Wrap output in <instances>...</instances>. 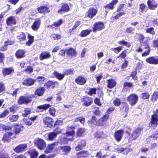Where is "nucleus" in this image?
I'll use <instances>...</instances> for the list:
<instances>
[{"label": "nucleus", "mask_w": 158, "mask_h": 158, "mask_svg": "<svg viewBox=\"0 0 158 158\" xmlns=\"http://www.w3.org/2000/svg\"><path fill=\"white\" fill-rule=\"evenodd\" d=\"M109 117V114H106L102 118H100L97 121L95 116H93L91 120L90 121V122L93 123L94 124L97 126H103L106 124V122Z\"/></svg>", "instance_id": "f257e3e1"}, {"label": "nucleus", "mask_w": 158, "mask_h": 158, "mask_svg": "<svg viewBox=\"0 0 158 158\" xmlns=\"http://www.w3.org/2000/svg\"><path fill=\"white\" fill-rule=\"evenodd\" d=\"M33 95H30L27 96H20L18 100V103L19 105L23 104H27L31 102L32 101Z\"/></svg>", "instance_id": "f03ea898"}, {"label": "nucleus", "mask_w": 158, "mask_h": 158, "mask_svg": "<svg viewBox=\"0 0 158 158\" xmlns=\"http://www.w3.org/2000/svg\"><path fill=\"white\" fill-rule=\"evenodd\" d=\"M141 46L144 51V52L142 54V56H146L148 55L150 53L151 49L148 42L146 41L141 43Z\"/></svg>", "instance_id": "7ed1b4c3"}, {"label": "nucleus", "mask_w": 158, "mask_h": 158, "mask_svg": "<svg viewBox=\"0 0 158 158\" xmlns=\"http://www.w3.org/2000/svg\"><path fill=\"white\" fill-rule=\"evenodd\" d=\"M138 99V95L135 94H132L127 97V100L131 106H134L137 102Z\"/></svg>", "instance_id": "20e7f679"}, {"label": "nucleus", "mask_w": 158, "mask_h": 158, "mask_svg": "<svg viewBox=\"0 0 158 158\" xmlns=\"http://www.w3.org/2000/svg\"><path fill=\"white\" fill-rule=\"evenodd\" d=\"M129 107L128 104L126 103H123L120 107V111L123 115H125L124 117H126L127 115Z\"/></svg>", "instance_id": "39448f33"}, {"label": "nucleus", "mask_w": 158, "mask_h": 158, "mask_svg": "<svg viewBox=\"0 0 158 158\" xmlns=\"http://www.w3.org/2000/svg\"><path fill=\"white\" fill-rule=\"evenodd\" d=\"M142 128L139 127L136 129L132 133L129 139V141L135 140L137 138L140 134Z\"/></svg>", "instance_id": "423d86ee"}, {"label": "nucleus", "mask_w": 158, "mask_h": 158, "mask_svg": "<svg viewBox=\"0 0 158 158\" xmlns=\"http://www.w3.org/2000/svg\"><path fill=\"white\" fill-rule=\"evenodd\" d=\"M35 144L39 149L41 150L44 149L46 146V143L43 140L41 139H36Z\"/></svg>", "instance_id": "0eeeda50"}, {"label": "nucleus", "mask_w": 158, "mask_h": 158, "mask_svg": "<svg viewBox=\"0 0 158 158\" xmlns=\"http://www.w3.org/2000/svg\"><path fill=\"white\" fill-rule=\"evenodd\" d=\"M15 135L13 132H8L6 133L2 139V141L4 142L9 143L11 139H14L13 138V135Z\"/></svg>", "instance_id": "6e6552de"}, {"label": "nucleus", "mask_w": 158, "mask_h": 158, "mask_svg": "<svg viewBox=\"0 0 158 158\" xmlns=\"http://www.w3.org/2000/svg\"><path fill=\"white\" fill-rule=\"evenodd\" d=\"M104 26L103 23L98 22L95 23L93 25V30L94 32L100 31L104 29Z\"/></svg>", "instance_id": "1a4fd4ad"}, {"label": "nucleus", "mask_w": 158, "mask_h": 158, "mask_svg": "<svg viewBox=\"0 0 158 158\" xmlns=\"http://www.w3.org/2000/svg\"><path fill=\"white\" fill-rule=\"evenodd\" d=\"M43 122L45 126L51 127L53 126V120L49 117H46L43 118Z\"/></svg>", "instance_id": "9d476101"}, {"label": "nucleus", "mask_w": 158, "mask_h": 158, "mask_svg": "<svg viewBox=\"0 0 158 158\" xmlns=\"http://www.w3.org/2000/svg\"><path fill=\"white\" fill-rule=\"evenodd\" d=\"M147 62L152 64H158V57L156 56H151L146 60Z\"/></svg>", "instance_id": "9b49d317"}, {"label": "nucleus", "mask_w": 158, "mask_h": 158, "mask_svg": "<svg viewBox=\"0 0 158 158\" xmlns=\"http://www.w3.org/2000/svg\"><path fill=\"white\" fill-rule=\"evenodd\" d=\"M75 132L73 128L69 127L68 128L67 131L66 132L67 135V139L69 141H72L73 140V135Z\"/></svg>", "instance_id": "f8f14e48"}, {"label": "nucleus", "mask_w": 158, "mask_h": 158, "mask_svg": "<svg viewBox=\"0 0 158 158\" xmlns=\"http://www.w3.org/2000/svg\"><path fill=\"white\" fill-rule=\"evenodd\" d=\"M41 20L40 19H37L33 23L31 26V28L35 31H36L40 28L41 24Z\"/></svg>", "instance_id": "ddd939ff"}, {"label": "nucleus", "mask_w": 158, "mask_h": 158, "mask_svg": "<svg viewBox=\"0 0 158 158\" xmlns=\"http://www.w3.org/2000/svg\"><path fill=\"white\" fill-rule=\"evenodd\" d=\"M97 12V10L96 9L90 8L86 13V15L88 17L92 18L96 15Z\"/></svg>", "instance_id": "4468645a"}, {"label": "nucleus", "mask_w": 158, "mask_h": 158, "mask_svg": "<svg viewBox=\"0 0 158 158\" xmlns=\"http://www.w3.org/2000/svg\"><path fill=\"white\" fill-rule=\"evenodd\" d=\"M27 148V145L25 144H20L17 146L14 149V151L17 153H19L25 150Z\"/></svg>", "instance_id": "2eb2a0df"}, {"label": "nucleus", "mask_w": 158, "mask_h": 158, "mask_svg": "<svg viewBox=\"0 0 158 158\" xmlns=\"http://www.w3.org/2000/svg\"><path fill=\"white\" fill-rule=\"evenodd\" d=\"M35 81V80L28 78L24 80L22 82V84L27 86H29L33 85Z\"/></svg>", "instance_id": "dca6fc26"}, {"label": "nucleus", "mask_w": 158, "mask_h": 158, "mask_svg": "<svg viewBox=\"0 0 158 158\" xmlns=\"http://www.w3.org/2000/svg\"><path fill=\"white\" fill-rule=\"evenodd\" d=\"M123 133L124 131L123 130H119L115 132L114 136L118 141H119L121 140Z\"/></svg>", "instance_id": "f3484780"}, {"label": "nucleus", "mask_w": 158, "mask_h": 158, "mask_svg": "<svg viewBox=\"0 0 158 158\" xmlns=\"http://www.w3.org/2000/svg\"><path fill=\"white\" fill-rule=\"evenodd\" d=\"M147 3L149 8L152 10L155 9L157 7L158 5L153 0H149L147 2Z\"/></svg>", "instance_id": "a211bd4d"}, {"label": "nucleus", "mask_w": 158, "mask_h": 158, "mask_svg": "<svg viewBox=\"0 0 158 158\" xmlns=\"http://www.w3.org/2000/svg\"><path fill=\"white\" fill-rule=\"evenodd\" d=\"M86 79L82 76H79L75 79L76 82L78 84L84 85L86 82Z\"/></svg>", "instance_id": "6ab92c4d"}, {"label": "nucleus", "mask_w": 158, "mask_h": 158, "mask_svg": "<svg viewBox=\"0 0 158 158\" xmlns=\"http://www.w3.org/2000/svg\"><path fill=\"white\" fill-rule=\"evenodd\" d=\"M58 145V143L57 142H55L53 143L49 144L46 148L45 150L46 153H48L51 152L54 148Z\"/></svg>", "instance_id": "aec40b11"}, {"label": "nucleus", "mask_w": 158, "mask_h": 158, "mask_svg": "<svg viewBox=\"0 0 158 158\" xmlns=\"http://www.w3.org/2000/svg\"><path fill=\"white\" fill-rule=\"evenodd\" d=\"M151 120L152 126L153 125L156 127L158 125V116L156 115H152Z\"/></svg>", "instance_id": "412c9836"}, {"label": "nucleus", "mask_w": 158, "mask_h": 158, "mask_svg": "<svg viewBox=\"0 0 158 158\" xmlns=\"http://www.w3.org/2000/svg\"><path fill=\"white\" fill-rule=\"evenodd\" d=\"M51 56V55L50 53L47 51H44L42 52L40 57V60H43L45 59L50 58Z\"/></svg>", "instance_id": "4be33fe9"}, {"label": "nucleus", "mask_w": 158, "mask_h": 158, "mask_svg": "<svg viewBox=\"0 0 158 158\" xmlns=\"http://www.w3.org/2000/svg\"><path fill=\"white\" fill-rule=\"evenodd\" d=\"M84 102L83 104L86 106H88L91 105L93 102V99L92 98L85 97L83 100Z\"/></svg>", "instance_id": "5701e85b"}, {"label": "nucleus", "mask_w": 158, "mask_h": 158, "mask_svg": "<svg viewBox=\"0 0 158 158\" xmlns=\"http://www.w3.org/2000/svg\"><path fill=\"white\" fill-rule=\"evenodd\" d=\"M69 6L67 4L64 3L62 5L60 9L58 10V12L60 14H62L65 12L69 11Z\"/></svg>", "instance_id": "b1692460"}, {"label": "nucleus", "mask_w": 158, "mask_h": 158, "mask_svg": "<svg viewBox=\"0 0 158 158\" xmlns=\"http://www.w3.org/2000/svg\"><path fill=\"white\" fill-rule=\"evenodd\" d=\"M118 2V0H113L110 3L104 6L106 9L113 10L114 8V6Z\"/></svg>", "instance_id": "393cba45"}, {"label": "nucleus", "mask_w": 158, "mask_h": 158, "mask_svg": "<svg viewBox=\"0 0 158 158\" xmlns=\"http://www.w3.org/2000/svg\"><path fill=\"white\" fill-rule=\"evenodd\" d=\"M6 23L8 26H11L13 24H15L16 22L15 17L12 16L8 17L6 20Z\"/></svg>", "instance_id": "a878e982"}, {"label": "nucleus", "mask_w": 158, "mask_h": 158, "mask_svg": "<svg viewBox=\"0 0 158 158\" xmlns=\"http://www.w3.org/2000/svg\"><path fill=\"white\" fill-rule=\"evenodd\" d=\"M88 156V153L87 151H85L80 152L77 153L78 158H85L87 157Z\"/></svg>", "instance_id": "bb28decb"}, {"label": "nucleus", "mask_w": 158, "mask_h": 158, "mask_svg": "<svg viewBox=\"0 0 158 158\" xmlns=\"http://www.w3.org/2000/svg\"><path fill=\"white\" fill-rule=\"evenodd\" d=\"M25 51L23 50H19L17 51L15 53L16 57L18 58H21L25 56Z\"/></svg>", "instance_id": "cd10ccee"}, {"label": "nucleus", "mask_w": 158, "mask_h": 158, "mask_svg": "<svg viewBox=\"0 0 158 158\" xmlns=\"http://www.w3.org/2000/svg\"><path fill=\"white\" fill-rule=\"evenodd\" d=\"M95 136L97 138H104L106 137V135L102 131H99L95 134Z\"/></svg>", "instance_id": "c85d7f7f"}, {"label": "nucleus", "mask_w": 158, "mask_h": 158, "mask_svg": "<svg viewBox=\"0 0 158 158\" xmlns=\"http://www.w3.org/2000/svg\"><path fill=\"white\" fill-rule=\"evenodd\" d=\"M108 87L110 88H112L116 85V82L114 80L111 79L107 81Z\"/></svg>", "instance_id": "c756f323"}, {"label": "nucleus", "mask_w": 158, "mask_h": 158, "mask_svg": "<svg viewBox=\"0 0 158 158\" xmlns=\"http://www.w3.org/2000/svg\"><path fill=\"white\" fill-rule=\"evenodd\" d=\"M37 10L39 12L41 13H48L49 12L48 8L44 6L39 7L37 9Z\"/></svg>", "instance_id": "7c9ffc66"}, {"label": "nucleus", "mask_w": 158, "mask_h": 158, "mask_svg": "<svg viewBox=\"0 0 158 158\" xmlns=\"http://www.w3.org/2000/svg\"><path fill=\"white\" fill-rule=\"evenodd\" d=\"M45 89L43 87H40L35 92V94L38 96H42L44 93Z\"/></svg>", "instance_id": "2f4dec72"}, {"label": "nucleus", "mask_w": 158, "mask_h": 158, "mask_svg": "<svg viewBox=\"0 0 158 158\" xmlns=\"http://www.w3.org/2000/svg\"><path fill=\"white\" fill-rule=\"evenodd\" d=\"M53 74L54 76L60 80H62L64 77V74H62L56 71H55L53 73Z\"/></svg>", "instance_id": "473e14b6"}, {"label": "nucleus", "mask_w": 158, "mask_h": 158, "mask_svg": "<svg viewBox=\"0 0 158 158\" xmlns=\"http://www.w3.org/2000/svg\"><path fill=\"white\" fill-rule=\"evenodd\" d=\"M59 148L65 153L69 152L71 150L70 147L68 146H64V147L59 146Z\"/></svg>", "instance_id": "72a5a7b5"}, {"label": "nucleus", "mask_w": 158, "mask_h": 158, "mask_svg": "<svg viewBox=\"0 0 158 158\" xmlns=\"http://www.w3.org/2000/svg\"><path fill=\"white\" fill-rule=\"evenodd\" d=\"M13 71V69L12 68L3 69V73L4 76H6L10 74Z\"/></svg>", "instance_id": "f704fd0d"}, {"label": "nucleus", "mask_w": 158, "mask_h": 158, "mask_svg": "<svg viewBox=\"0 0 158 158\" xmlns=\"http://www.w3.org/2000/svg\"><path fill=\"white\" fill-rule=\"evenodd\" d=\"M17 38L19 41L22 43L26 40V36L23 33H20L17 36Z\"/></svg>", "instance_id": "c9c22d12"}, {"label": "nucleus", "mask_w": 158, "mask_h": 158, "mask_svg": "<svg viewBox=\"0 0 158 158\" xmlns=\"http://www.w3.org/2000/svg\"><path fill=\"white\" fill-rule=\"evenodd\" d=\"M66 51L67 54L69 56H74L76 54V51L73 48H70L67 49Z\"/></svg>", "instance_id": "e433bc0d"}, {"label": "nucleus", "mask_w": 158, "mask_h": 158, "mask_svg": "<svg viewBox=\"0 0 158 158\" xmlns=\"http://www.w3.org/2000/svg\"><path fill=\"white\" fill-rule=\"evenodd\" d=\"M19 117L18 115H12L10 116L9 119L10 122H13L17 121Z\"/></svg>", "instance_id": "4c0bfd02"}, {"label": "nucleus", "mask_w": 158, "mask_h": 158, "mask_svg": "<svg viewBox=\"0 0 158 158\" xmlns=\"http://www.w3.org/2000/svg\"><path fill=\"white\" fill-rule=\"evenodd\" d=\"M118 152H120L123 154H127L129 151V149L128 148L123 149L122 148H118L117 149Z\"/></svg>", "instance_id": "58836bf2"}, {"label": "nucleus", "mask_w": 158, "mask_h": 158, "mask_svg": "<svg viewBox=\"0 0 158 158\" xmlns=\"http://www.w3.org/2000/svg\"><path fill=\"white\" fill-rule=\"evenodd\" d=\"M38 153L35 150H33L30 152V155L31 158H36Z\"/></svg>", "instance_id": "ea45409f"}, {"label": "nucleus", "mask_w": 158, "mask_h": 158, "mask_svg": "<svg viewBox=\"0 0 158 158\" xmlns=\"http://www.w3.org/2000/svg\"><path fill=\"white\" fill-rule=\"evenodd\" d=\"M151 138L153 139H156L158 138V131L155 132L154 134L151 136H149L147 139V142H149V139Z\"/></svg>", "instance_id": "a19ab883"}, {"label": "nucleus", "mask_w": 158, "mask_h": 158, "mask_svg": "<svg viewBox=\"0 0 158 158\" xmlns=\"http://www.w3.org/2000/svg\"><path fill=\"white\" fill-rule=\"evenodd\" d=\"M91 31V30L87 29L84 31H83L81 33L80 35L81 37H85L90 34Z\"/></svg>", "instance_id": "79ce46f5"}, {"label": "nucleus", "mask_w": 158, "mask_h": 158, "mask_svg": "<svg viewBox=\"0 0 158 158\" xmlns=\"http://www.w3.org/2000/svg\"><path fill=\"white\" fill-rule=\"evenodd\" d=\"M21 131V128L19 127L15 128L14 129V131L13 132L15 135H13V138H15L16 135L19 133Z\"/></svg>", "instance_id": "37998d69"}, {"label": "nucleus", "mask_w": 158, "mask_h": 158, "mask_svg": "<svg viewBox=\"0 0 158 158\" xmlns=\"http://www.w3.org/2000/svg\"><path fill=\"white\" fill-rule=\"evenodd\" d=\"M80 23L81 22L80 21H76L74 26L73 27L72 29H70L69 30L70 33L71 34H73V31L76 29V28L80 25Z\"/></svg>", "instance_id": "c03bdc74"}, {"label": "nucleus", "mask_w": 158, "mask_h": 158, "mask_svg": "<svg viewBox=\"0 0 158 158\" xmlns=\"http://www.w3.org/2000/svg\"><path fill=\"white\" fill-rule=\"evenodd\" d=\"M58 85V82H53V81H49L47 84V86L49 87H52V88L54 87L56 85Z\"/></svg>", "instance_id": "a18cd8bd"}, {"label": "nucleus", "mask_w": 158, "mask_h": 158, "mask_svg": "<svg viewBox=\"0 0 158 158\" xmlns=\"http://www.w3.org/2000/svg\"><path fill=\"white\" fill-rule=\"evenodd\" d=\"M49 104H45L39 106H38V108L40 109L46 110L50 106Z\"/></svg>", "instance_id": "49530a36"}, {"label": "nucleus", "mask_w": 158, "mask_h": 158, "mask_svg": "<svg viewBox=\"0 0 158 158\" xmlns=\"http://www.w3.org/2000/svg\"><path fill=\"white\" fill-rule=\"evenodd\" d=\"M31 110L29 108H25L24 112L22 114V115L23 117H26L28 115L31 113Z\"/></svg>", "instance_id": "de8ad7c7"}, {"label": "nucleus", "mask_w": 158, "mask_h": 158, "mask_svg": "<svg viewBox=\"0 0 158 158\" xmlns=\"http://www.w3.org/2000/svg\"><path fill=\"white\" fill-rule=\"evenodd\" d=\"M158 98V91L155 92L152 95L151 100L152 102H155L157 100Z\"/></svg>", "instance_id": "09e8293b"}, {"label": "nucleus", "mask_w": 158, "mask_h": 158, "mask_svg": "<svg viewBox=\"0 0 158 158\" xmlns=\"http://www.w3.org/2000/svg\"><path fill=\"white\" fill-rule=\"evenodd\" d=\"M85 130L84 128H80L77 130V135L78 136H81L85 132Z\"/></svg>", "instance_id": "8fccbe9b"}, {"label": "nucleus", "mask_w": 158, "mask_h": 158, "mask_svg": "<svg viewBox=\"0 0 158 158\" xmlns=\"http://www.w3.org/2000/svg\"><path fill=\"white\" fill-rule=\"evenodd\" d=\"M9 114V110L6 109L0 114V118H3L6 117Z\"/></svg>", "instance_id": "3c124183"}, {"label": "nucleus", "mask_w": 158, "mask_h": 158, "mask_svg": "<svg viewBox=\"0 0 158 158\" xmlns=\"http://www.w3.org/2000/svg\"><path fill=\"white\" fill-rule=\"evenodd\" d=\"M56 136L53 132L49 133L48 135V139L51 141Z\"/></svg>", "instance_id": "603ef678"}, {"label": "nucleus", "mask_w": 158, "mask_h": 158, "mask_svg": "<svg viewBox=\"0 0 158 158\" xmlns=\"http://www.w3.org/2000/svg\"><path fill=\"white\" fill-rule=\"evenodd\" d=\"M118 44L123 45L126 46L128 48H129L131 46V45L129 43H128L124 40L119 41L118 42Z\"/></svg>", "instance_id": "864d4df0"}, {"label": "nucleus", "mask_w": 158, "mask_h": 158, "mask_svg": "<svg viewBox=\"0 0 158 158\" xmlns=\"http://www.w3.org/2000/svg\"><path fill=\"white\" fill-rule=\"evenodd\" d=\"M73 73V70L71 69H68L64 71L63 74L65 76V75H68Z\"/></svg>", "instance_id": "5fc2aeb1"}, {"label": "nucleus", "mask_w": 158, "mask_h": 158, "mask_svg": "<svg viewBox=\"0 0 158 158\" xmlns=\"http://www.w3.org/2000/svg\"><path fill=\"white\" fill-rule=\"evenodd\" d=\"M122 48V47L119 46L116 48H112L111 50L116 53H118L121 50Z\"/></svg>", "instance_id": "6e6d98bb"}, {"label": "nucleus", "mask_w": 158, "mask_h": 158, "mask_svg": "<svg viewBox=\"0 0 158 158\" xmlns=\"http://www.w3.org/2000/svg\"><path fill=\"white\" fill-rule=\"evenodd\" d=\"M114 104L116 106H119L121 104V101L119 99L116 98L113 101Z\"/></svg>", "instance_id": "4d7b16f0"}, {"label": "nucleus", "mask_w": 158, "mask_h": 158, "mask_svg": "<svg viewBox=\"0 0 158 158\" xmlns=\"http://www.w3.org/2000/svg\"><path fill=\"white\" fill-rule=\"evenodd\" d=\"M17 108L18 107L16 105H13L10 108V111L11 112L15 113L16 111Z\"/></svg>", "instance_id": "13d9d810"}, {"label": "nucleus", "mask_w": 158, "mask_h": 158, "mask_svg": "<svg viewBox=\"0 0 158 158\" xmlns=\"http://www.w3.org/2000/svg\"><path fill=\"white\" fill-rule=\"evenodd\" d=\"M80 121V122L82 124H83L85 123V118L83 117H79L76 118L75 119V122Z\"/></svg>", "instance_id": "bf43d9fd"}, {"label": "nucleus", "mask_w": 158, "mask_h": 158, "mask_svg": "<svg viewBox=\"0 0 158 158\" xmlns=\"http://www.w3.org/2000/svg\"><path fill=\"white\" fill-rule=\"evenodd\" d=\"M149 97V94L148 93H143L141 94L142 98L144 99L148 98Z\"/></svg>", "instance_id": "052dcab7"}, {"label": "nucleus", "mask_w": 158, "mask_h": 158, "mask_svg": "<svg viewBox=\"0 0 158 158\" xmlns=\"http://www.w3.org/2000/svg\"><path fill=\"white\" fill-rule=\"evenodd\" d=\"M135 31V29L132 28L131 27H129L127 28L126 30V32L127 33H134Z\"/></svg>", "instance_id": "680f3d73"}, {"label": "nucleus", "mask_w": 158, "mask_h": 158, "mask_svg": "<svg viewBox=\"0 0 158 158\" xmlns=\"http://www.w3.org/2000/svg\"><path fill=\"white\" fill-rule=\"evenodd\" d=\"M127 51L126 50H124L123 52L118 57V58L121 57L122 58H124L126 56Z\"/></svg>", "instance_id": "e2e57ef3"}, {"label": "nucleus", "mask_w": 158, "mask_h": 158, "mask_svg": "<svg viewBox=\"0 0 158 158\" xmlns=\"http://www.w3.org/2000/svg\"><path fill=\"white\" fill-rule=\"evenodd\" d=\"M52 38L54 40L59 39L60 38V35L58 34H54L51 35Z\"/></svg>", "instance_id": "0e129e2a"}, {"label": "nucleus", "mask_w": 158, "mask_h": 158, "mask_svg": "<svg viewBox=\"0 0 158 158\" xmlns=\"http://www.w3.org/2000/svg\"><path fill=\"white\" fill-rule=\"evenodd\" d=\"M96 90L97 89L96 88L90 89L89 92V94L91 95L94 94H95Z\"/></svg>", "instance_id": "69168bd1"}, {"label": "nucleus", "mask_w": 158, "mask_h": 158, "mask_svg": "<svg viewBox=\"0 0 158 158\" xmlns=\"http://www.w3.org/2000/svg\"><path fill=\"white\" fill-rule=\"evenodd\" d=\"M49 111L51 114L53 116L54 115L56 112L55 109L53 107L50 108L49 110Z\"/></svg>", "instance_id": "338daca9"}, {"label": "nucleus", "mask_w": 158, "mask_h": 158, "mask_svg": "<svg viewBox=\"0 0 158 158\" xmlns=\"http://www.w3.org/2000/svg\"><path fill=\"white\" fill-rule=\"evenodd\" d=\"M54 156V155H52L46 157L45 155L43 154L40 156L39 158H53Z\"/></svg>", "instance_id": "774afa93"}]
</instances>
